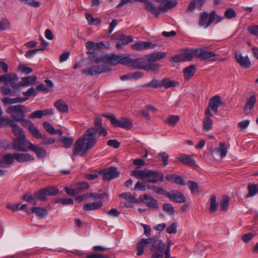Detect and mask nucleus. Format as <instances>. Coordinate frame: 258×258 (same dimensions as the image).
Listing matches in <instances>:
<instances>
[{"mask_svg": "<svg viewBox=\"0 0 258 258\" xmlns=\"http://www.w3.org/2000/svg\"><path fill=\"white\" fill-rule=\"evenodd\" d=\"M222 104L221 98L218 96H214L209 101L208 107L205 111V114L207 116H213L211 112L212 111L214 113L217 114L218 112V108Z\"/></svg>", "mask_w": 258, "mask_h": 258, "instance_id": "6", "label": "nucleus"}, {"mask_svg": "<svg viewBox=\"0 0 258 258\" xmlns=\"http://www.w3.org/2000/svg\"><path fill=\"white\" fill-rule=\"evenodd\" d=\"M47 196H55L58 193L57 188L54 187H48L44 188Z\"/></svg>", "mask_w": 258, "mask_h": 258, "instance_id": "60", "label": "nucleus"}, {"mask_svg": "<svg viewBox=\"0 0 258 258\" xmlns=\"http://www.w3.org/2000/svg\"><path fill=\"white\" fill-rule=\"evenodd\" d=\"M224 15L225 17L227 19H231L236 17V14L234 10L232 9H227L224 13Z\"/></svg>", "mask_w": 258, "mask_h": 258, "instance_id": "64", "label": "nucleus"}, {"mask_svg": "<svg viewBox=\"0 0 258 258\" xmlns=\"http://www.w3.org/2000/svg\"><path fill=\"white\" fill-rule=\"evenodd\" d=\"M133 41V39L131 36H125L121 35L119 37L117 43L116 47L118 49L121 48L122 45H124Z\"/></svg>", "mask_w": 258, "mask_h": 258, "instance_id": "27", "label": "nucleus"}, {"mask_svg": "<svg viewBox=\"0 0 258 258\" xmlns=\"http://www.w3.org/2000/svg\"><path fill=\"white\" fill-rule=\"evenodd\" d=\"M3 158L4 159V162H6L8 165L13 164L14 162V160L15 159L14 153L13 154H6L4 155Z\"/></svg>", "mask_w": 258, "mask_h": 258, "instance_id": "52", "label": "nucleus"}, {"mask_svg": "<svg viewBox=\"0 0 258 258\" xmlns=\"http://www.w3.org/2000/svg\"><path fill=\"white\" fill-rule=\"evenodd\" d=\"M131 175L137 179L145 180L148 183H155L163 181L164 175L161 172L148 169L135 170L132 171Z\"/></svg>", "mask_w": 258, "mask_h": 258, "instance_id": "3", "label": "nucleus"}, {"mask_svg": "<svg viewBox=\"0 0 258 258\" xmlns=\"http://www.w3.org/2000/svg\"><path fill=\"white\" fill-rule=\"evenodd\" d=\"M19 70L21 72V73L25 75H28L31 73L33 71V70L31 68L27 67L25 64H19Z\"/></svg>", "mask_w": 258, "mask_h": 258, "instance_id": "58", "label": "nucleus"}, {"mask_svg": "<svg viewBox=\"0 0 258 258\" xmlns=\"http://www.w3.org/2000/svg\"><path fill=\"white\" fill-rule=\"evenodd\" d=\"M18 77L15 74H7L0 76V82H11L12 81H18Z\"/></svg>", "mask_w": 258, "mask_h": 258, "instance_id": "36", "label": "nucleus"}, {"mask_svg": "<svg viewBox=\"0 0 258 258\" xmlns=\"http://www.w3.org/2000/svg\"><path fill=\"white\" fill-rule=\"evenodd\" d=\"M44 49V48H37V49H30L27 50L25 54V56L26 57L29 58L33 56H34L37 52L39 51H43Z\"/></svg>", "mask_w": 258, "mask_h": 258, "instance_id": "53", "label": "nucleus"}, {"mask_svg": "<svg viewBox=\"0 0 258 258\" xmlns=\"http://www.w3.org/2000/svg\"><path fill=\"white\" fill-rule=\"evenodd\" d=\"M36 80L37 77L35 76L23 77L22 78V81L19 82V84L21 86H28L34 84Z\"/></svg>", "mask_w": 258, "mask_h": 258, "instance_id": "30", "label": "nucleus"}, {"mask_svg": "<svg viewBox=\"0 0 258 258\" xmlns=\"http://www.w3.org/2000/svg\"><path fill=\"white\" fill-rule=\"evenodd\" d=\"M1 92L5 95H12V90L8 84H5L0 88Z\"/></svg>", "mask_w": 258, "mask_h": 258, "instance_id": "61", "label": "nucleus"}, {"mask_svg": "<svg viewBox=\"0 0 258 258\" xmlns=\"http://www.w3.org/2000/svg\"><path fill=\"white\" fill-rule=\"evenodd\" d=\"M166 54V53L165 52H158L153 53L147 55V60L149 62V63H153L152 62L160 60L165 57Z\"/></svg>", "mask_w": 258, "mask_h": 258, "instance_id": "25", "label": "nucleus"}, {"mask_svg": "<svg viewBox=\"0 0 258 258\" xmlns=\"http://www.w3.org/2000/svg\"><path fill=\"white\" fill-rule=\"evenodd\" d=\"M106 214L112 217H118L119 216L120 213L117 209H111L106 211Z\"/></svg>", "mask_w": 258, "mask_h": 258, "instance_id": "62", "label": "nucleus"}, {"mask_svg": "<svg viewBox=\"0 0 258 258\" xmlns=\"http://www.w3.org/2000/svg\"><path fill=\"white\" fill-rule=\"evenodd\" d=\"M26 212L29 214L34 213L40 218H44L48 215L46 209L39 207H33L30 210H26Z\"/></svg>", "mask_w": 258, "mask_h": 258, "instance_id": "20", "label": "nucleus"}, {"mask_svg": "<svg viewBox=\"0 0 258 258\" xmlns=\"http://www.w3.org/2000/svg\"><path fill=\"white\" fill-rule=\"evenodd\" d=\"M198 53V49H187L183 51L182 55L184 61H189L194 57V56H197Z\"/></svg>", "mask_w": 258, "mask_h": 258, "instance_id": "34", "label": "nucleus"}, {"mask_svg": "<svg viewBox=\"0 0 258 258\" xmlns=\"http://www.w3.org/2000/svg\"><path fill=\"white\" fill-rule=\"evenodd\" d=\"M7 124L10 125L12 128L13 133L17 137H22L25 136L24 132L13 120L11 118L7 119V121L6 122V125Z\"/></svg>", "mask_w": 258, "mask_h": 258, "instance_id": "16", "label": "nucleus"}, {"mask_svg": "<svg viewBox=\"0 0 258 258\" xmlns=\"http://www.w3.org/2000/svg\"><path fill=\"white\" fill-rule=\"evenodd\" d=\"M176 82L171 81L169 79L164 78L161 81V87H164L165 88H169L174 87Z\"/></svg>", "mask_w": 258, "mask_h": 258, "instance_id": "44", "label": "nucleus"}, {"mask_svg": "<svg viewBox=\"0 0 258 258\" xmlns=\"http://www.w3.org/2000/svg\"><path fill=\"white\" fill-rule=\"evenodd\" d=\"M145 9L147 11L154 15L158 17L162 12L161 6L159 7H156L151 2L147 0L145 2Z\"/></svg>", "mask_w": 258, "mask_h": 258, "instance_id": "18", "label": "nucleus"}, {"mask_svg": "<svg viewBox=\"0 0 258 258\" xmlns=\"http://www.w3.org/2000/svg\"><path fill=\"white\" fill-rule=\"evenodd\" d=\"M210 116H207L203 119V129L205 131H210L213 126V122L211 119L209 118Z\"/></svg>", "mask_w": 258, "mask_h": 258, "instance_id": "43", "label": "nucleus"}, {"mask_svg": "<svg viewBox=\"0 0 258 258\" xmlns=\"http://www.w3.org/2000/svg\"><path fill=\"white\" fill-rule=\"evenodd\" d=\"M43 125L44 128L46 130L47 132L51 135L55 134V128L50 123L47 122H44L43 123Z\"/></svg>", "mask_w": 258, "mask_h": 258, "instance_id": "55", "label": "nucleus"}, {"mask_svg": "<svg viewBox=\"0 0 258 258\" xmlns=\"http://www.w3.org/2000/svg\"><path fill=\"white\" fill-rule=\"evenodd\" d=\"M31 144L32 143L28 141L25 136L17 137L13 140L12 147L17 152H27L30 148Z\"/></svg>", "mask_w": 258, "mask_h": 258, "instance_id": "5", "label": "nucleus"}, {"mask_svg": "<svg viewBox=\"0 0 258 258\" xmlns=\"http://www.w3.org/2000/svg\"><path fill=\"white\" fill-rule=\"evenodd\" d=\"M38 134L36 135H33L31 134L32 136L36 139H41L42 140V141L40 143V144L42 145H46L49 144H52L55 142V139L54 138H49L47 137V136L45 134H41L39 131L38 130Z\"/></svg>", "mask_w": 258, "mask_h": 258, "instance_id": "22", "label": "nucleus"}, {"mask_svg": "<svg viewBox=\"0 0 258 258\" xmlns=\"http://www.w3.org/2000/svg\"><path fill=\"white\" fill-rule=\"evenodd\" d=\"M15 160L20 163L30 162L34 160V158L28 153H14Z\"/></svg>", "mask_w": 258, "mask_h": 258, "instance_id": "21", "label": "nucleus"}, {"mask_svg": "<svg viewBox=\"0 0 258 258\" xmlns=\"http://www.w3.org/2000/svg\"><path fill=\"white\" fill-rule=\"evenodd\" d=\"M179 120V117L176 115H170L166 119L165 123L169 126H174Z\"/></svg>", "mask_w": 258, "mask_h": 258, "instance_id": "40", "label": "nucleus"}, {"mask_svg": "<svg viewBox=\"0 0 258 258\" xmlns=\"http://www.w3.org/2000/svg\"><path fill=\"white\" fill-rule=\"evenodd\" d=\"M130 67L137 70L154 71L159 68L160 65L158 63L146 64V60L143 58L140 57L136 59L132 58Z\"/></svg>", "mask_w": 258, "mask_h": 258, "instance_id": "4", "label": "nucleus"}, {"mask_svg": "<svg viewBox=\"0 0 258 258\" xmlns=\"http://www.w3.org/2000/svg\"><path fill=\"white\" fill-rule=\"evenodd\" d=\"M142 87H151L154 88L161 87V81L153 79L151 82L146 83L142 85Z\"/></svg>", "mask_w": 258, "mask_h": 258, "instance_id": "47", "label": "nucleus"}, {"mask_svg": "<svg viewBox=\"0 0 258 258\" xmlns=\"http://www.w3.org/2000/svg\"><path fill=\"white\" fill-rule=\"evenodd\" d=\"M108 118L112 125L115 127H119L123 128H130L132 127V121L128 118L122 117L120 119H117L113 114L103 115Z\"/></svg>", "mask_w": 258, "mask_h": 258, "instance_id": "7", "label": "nucleus"}, {"mask_svg": "<svg viewBox=\"0 0 258 258\" xmlns=\"http://www.w3.org/2000/svg\"><path fill=\"white\" fill-rule=\"evenodd\" d=\"M21 199L28 203H32L34 205L36 204V203L34 202V200L36 199L35 195L34 196L29 193L26 194L22 197Z\"/></svg>", "mask_w": 258, "mask_h": 258, "instance_id": "54", "label": "nucleus"}, {"mask_svg": "<svg viewBox=\"0 0 258 258\" xmlns=\"http://www.w3.org/2000/svg\"><path fill=\"white\" fill-rule=\"evenodd\" d=\"M36 199L40 201H45L46 200L47 194L44 189L40 190L39 191L35 193Z\"/></svg>", "mask_w": 258, "mask_h": 258, "instance_id": "50", "label": "nucleus"}, {"mask_svg": "<svg viewBox=\"0 0 258 258\" xmlns=\"http://www.w3.org/2000/svg\"><path fill=\"white\" fill-rule=\"evenodd\" d=\"M209 17V15L207 13H201L200 15L199 25L206 28Z\"/></svg>", "mask_w": 258, "mask_h": 258, "instance_id": "48", "label": "nucleus"}, {"mask_svg": "<svg viewBox=\"0 0 258 258\" xmlns=\"http://www.w3.org/2000/svg\"><path fill=\"white\" fill-rule=\"evenodd\" d=\"M90 68L91 69V71L93 73V75L100 74L103 72H105L108 71V69L104 65L93 66Z\"/></svg>", "mask_w": 258, "mask_h": 258, "instance_id": "37", "label": "nucleus"}, {"mask_svg": "<svg viewBox=\"0 0 258 258\" xmlns=\"http://www.w3.org/2000/svg\"><path fill=\"white\" fill-rule=\"evenodd\" d=\"M102 206L103 203L102 202L89 203L84 205L83 210L85 211H94L101 208Z\"/></svg>", "mask_w": 258, "mask_h": 258, "instance_id": "26", "label": "nucleus"}, {"mask_svg": "<svg viewBox=\"0 0 258 258\" xmlns=\"http://www.w3.org/2000/svg\"><path fill=\"white\" fill-rule=\"evenodd\" d=\"M170 201L177 203H184L186 201L185 197L183 194L176 190L168 192L167 196Z\"/></svg>", "mask_w": 258, "mask_h": 258, "instance_id": "13", "label": "nucleus"}, {"mask_svg": "<svg viewBox=\"0 0 258 258\" xmlns=\"http://www.w3.org/2000/svg\"><path fill=\"white\" fill-rule=\"evenodd\" d=\"M119 55L115 54H106L105 58L106 59V63L110 65H116L119 63Z\"/></svg>", "mask_w": 258, "mask_h": 258, "instance_id": "32", "label": "nucleus"}, {"mask_svg": "<svg viewBox=\"0 0 258 258\" xmlns=\"http://www.w3.org/2000/svg\"><path fill=\"white\" fill-rule=\"evenodd\" d=\"M237 62L242 68L248 69L251 66L250 61L247 55L243 56L239 51H235L234 53Z\"/></svg>", "mask_w": 258, "mask_h": 258, "instance_id": "15", "label": "nucleus"}, {"mask_svg": "<svg viewBox=\"0 0 258 258\" xmlns=\"http://www.w3.org/2000/svg\"><path fill=\"white\" fill-rule=\"evenodd\" d=\"M197 57L201 59L215 61L219 59V56L214 51H207L205 48L198 49Z\"/></svg>", "mask_w": 258, "mask_h": 258, "instance_id": "10", "label": "nucleus"}, {"mask_svg": "<svg viewBox=\"0 0 258 258\" xmlns=\"http://www.w3.org/2000/svg\"><path fill=\"white\" fill-rule=\"evenodd\" d=\"M229 198L227 196L223 197L220 201V208L221 211H224L227 210L229 205Z\"/></svg>", "mask_w": 258, "mask_h": 258, "instance_id": "49", "label": "nucleus"}, {"mask_svg": "<svg viewBox=\"0 0 258 258\" xmlns=\"http://www.w3.org/2000/svg\"><path fill=\"white\" fill-rule=\"evenodd\" d=\"M227 153V148L226 143L222 142L220 143L219 148L215 149L213 151V154H220V157L223 158L225 157Z\"/></svg>", "mask_w": 258, "mask_h": 258, "instance_id": "29", "label": "nucleus"}, {"mask_svg": "<svg viewBox=\"0 0 258 258\" xmlns=\"http://www.w3.org/2000/svg\"><path fill=\"white\" fill-rule=\"evenodd\" d=\"M29 150L34 152L39 158H43L46 156V151L45 149L41 148L38 145L32 144H30Z\"/></svg>", "mask_w": 258, "mask_h": 258, "instance_id": "23", "label": "nucleus"}, {"mask_svg": "<svg viewBox=\"0 0 258 258\" xmlns=\"http://www.w3.org/2000/svg\"><path fill=\"white\" fill-rule=\"evenodd\" d=\"M177 3L175 0L167 1L164 5H161L162 12L166 11L176 6Z\"/></svg>", "mask_w": 258, "mask_h": 258, "instance_id": "41", "label": "nucleus"}, {"mask_svg": "<svg viewBox=\"0 0 258 258\" xmlns=\"http://www.w3.org/2000/svg\"><path fill=\"white\" fill-rule=\"evenodd\" d=\"M119 63L124 66H127L130 67L132 58L129 54L126 55H119Z\"/></svg>", "mask_w": 258, "mask_h": 258, "instance_id": "46", "label": "nucleus"}, {"mask_svg": "<svg viewBox=\"0 0 258 258\" xmlns=\"http://www.w3.org/2000/svg\"><path fill=\"white\" fill-rule=\"evenodd\" d=\"M103 45L102 42L94 43L92 41H88L86 43V47L89 50H99Z\"/></svg>", "mask_w": 258, "mask_h": 258, "instance_id": "38", "label": "nucleus"}, {"mask_svg": "<svg viewBox=\"0 0 258 258\" xmlns=\"http://www.w3.org/2000/svg\"><path fill=\"white\" fill-rule=\"evenodd\" d=\"M158 155L161 158L163 162V166H166L168 164V160L169 158L168 154L165 152H161L160 153H159L158 154Z\"/></svg>", "mask_w": 258, "mask_h": 258, "instance_id": "59", "label": "nucleus"}, {"mask_svg": "<svg viewBox=\"0 0 258 258\" xmlns=\"http://www.w3.org/2000/svg\"><path fill=\"white\" fill-rule=\"evenodd\" d=\"M86 18L89 25H97L101 22V20L100 18H94L90 14H86Z\"/></svg>", "mask_w": 258, "mask_h": 258, "instance_id": "45", "label": "nucleus"}, {"mask_svg": "<svg viewBox=\"0 0 258 258\" xmlns=\"http://www.w3.org/2000/svg\"><path fill=\"white\" fill-rule=\"evenodd\" d=\"M183 72L185 80H189L195 74L196 67L194 64L187 67L183 69Z\"/></svg>", "mask_w": 258, "mask_h": 258, "instance_id": "28", "label": "nucleus"}, {"mask_svg": "<svg viewBox=\"0 0 258 258\" xmlns=\"http://www.w3.org/2000/svg\"><path fill=\"white\" fill-rule=\"evenodd\" d=\"M25 106L22 105H16L8 107L6 112L11 114L12 118L17 122H19L24 127L27 128L31 134L34 136L38 134V129L30 120L25 118Z\"/></svg>", "mask_w": 258, "mask_h": 258, "instance_id": "2", "label": "nucleus"}, {"mask_svg": "<svg viewBox=\"0 0 258 258\" xmlns=\"http://www.w3.org/2000/svg\"><path fill=\"white\" fill-rule=\"evenodd\" d=\"M99 173L102 175L104 181H110L119 176L120 172L117 168L115 166H111L109 168L102 170Z\"/></svg>", "mask_w": 258, "mask_h": 258, "instance_id": "8", "label": "nucleus"}, {"mask_svg": "<svg viewBox=\"0 0 258 258\" xmlns=\"http://www.w3.org/2000/svg\"><path fill=\"white\" fill-rule=\"evenodd\" d=\"M163 210L171 215H173L175 212L173 207L169 204H164L163 206Z\"/></svg>", "mask_w": 258, "mask_h": 258, "instance_id": "57", "label": "nucleus"}, {"mask_svg": "<svg viewBox=\"0 0 258 258\" xmlns=\"http://www.w3.org/2000/svg\"><path fill=\"white\" fill-rule=\"evenodd\" d=\"M139 199L141 201L146 204L149 208L152 209H159L157 201L152 197L145 195L143 196H140Z\"/></svg>", "mask_w": 258, "mask_h": 258, "instance_id": "17", "label": "nucleus"}, {"mask_svg": "<svg viewBox=\"0 0 258 258\" xmlns=\"http://www.w3.org/2000/svg\"><path fill=\"white\" fill-rule=\"evenodd\" d=\"M219 206L218 203L216 202V197L215 195L212 196L210 200L209 211L210 213L215 212Z\"/></svg>", "mask_w": 258, "mask_h": 258, "instance_id": "39", "label": "nucleus"}, {"mask_svg": "<svg viewBox=\"0 0 258 258\" xmlns=\"http://www.w3.org/2000/svg\"><path fill=\"white\" fill-rule=\"evenodd\" d=\"M256 102V98L255 97L254 95H252L250 97V98L247 100L245 105V106H244V110L245 111H246L247 110H251L255 103Z\"/></svg>", "mask_w": 258, "mask_h": 258, "instance_id": "42", "label": "nucleus"}, {"mask_svg": "<svg viewBox=\"0 0 258 258\" xmlns=\"http://www.w3.org/2000/svg\"><path fill=\"white\" fill-rule=\"evenodd\" d=\"M54 107L61 113H67L69 111L68 105L61 100H58L54 104Z\"/></svg>", "mask_w": 258, "mask_h": 258, "instance_id": "33", "label": "nucleus"}, {"mask_svg": "<svg viewBox=\"0 0 258 258\" xmlns=\"http://www.w3.org/2000/svg\"><path fill=\"white\" fill-rule=\"evenodd\" d=\"M247 30L251 35L258 37V25L249 26L247 27Z\"/></svg>", "mask_w": 258, "mask_h": 258, "instance_id": "56", "label": "nucleus"}, {"mask_svg": "<svg viewBox=\"0 0 258 258\" xmlns=\"http://www.w3.org/2000/svg\"><path fill=\"white\" fill-rule=\"evenodd\" d=\"M177 159L178 161L185 165L191 166H198L196 164V161L194 159L191 158L189 155H184L182 156L177 157Z\"/></svg>", "mask_w": 258, "mask_h": 258, "instance_id": "24", "label": "nucleus"}, {"mask_svg": "<svg viewBox=\"0 0 258 258\" xmlns=\"http://www.w3.org/2000/svg\"><path fill=\"white\" fill-rule=\"evenodd\" d=\"M157 46V44L153 43L151 42L139 41L132 45L133 50L140 51L143 49L154 48Z\"/></svg>", "mask_w": 258, "mask_h": 258, "instance_id": "14", "label": "nucleus"}, {"mask_svg": "<svg viewBox=\"0 0 258 258\" xmlns=\"http://www.w3.org/2000/svg\"><path fill=\"white\" fill-rule=\"evenodd\" d=\"M177 227L176 223H173L167 227L166 231L169 234H175L177 232Z\"/></svg>", "mask_w": 258, "mask_h": 258, "instance_id": "63", "label": "nucleus"}, {"mask_svg": "<svg viewBox=\"0 0 258 258\" xmlns=\"http://www.w3.org/2000/svg\"><path fill=\"white\" fill-rule=\"evenodd\" d=\"M119 197L124 198L127 201L124 205V206L126 208L132 207V203H136L138 202V200L130 192L122 193L120 195Z\"/></svg>", "mask_w": 258, "mask_h": 258, "instance_id": "19", "label": "nucleus"}, {"mask_svg": "<svg viewBox=\"0 0 258 258\" xmlns=\"http://www.w3.org/2000/svg\"><path fill=\"white\" fill-rule=\"evenodd\" d=\"M60 141L64 144V147L66 149H69L71 147L74 142V139L73 137H62L61 138Z\"/></svg>", "mask_w": 258, "mask_h": 258, "instance_id": "51", "label": "nucleus"}, {"mask_svg": "<svg viewBox=\"0 0 258 258\" xmlns=\"http://www.w3.org/2000/svg\"><path fill=\"white\" fill-rule=\"evenodd\" d=\"M92 128L87 129L84 133L83 137L80 139L90 149H91L96 143L97 140L95 138L94 133Z\"/></svg>", "mask_w": 258, "mask_h": 258, "instance_id": "9", "label": "nucleus"}, {"mask_svg": "<svg viewBox=\"0 0 258 258\" xmlns=\"http://www.w3.org/2000/svg\"><path fill=\"white\" fill-rule=\"evenodd\" d=\"M248 194L246 195V198L252 197L258 194V183L256 184H248L247 186Z\"/></svg>", "mask_w": 258, "mask_h": 258, "instance_id": "35", "label": "nucleus"}, {"mask_svg": "<svg viewBox=\"0 0 258 258\" xmlns=\"http://www.w3.org/2000/svg\"><path fill=\"white\" fill-rule=\"evenodd\" d=\"M92 128L95 136L97 134L99 136L106 137L107 135V132L102 126V119L100 117L96 118L94 120V127Z\"/></svg>", "mask_w": 258, "mask_h": 258, "instance_id": "12", "label": "nucleus"}, {"mask_svg": "<svg viewBox=\"0 0 258 258\" xmlns=\"http://www.w3.org/2000/svg\"><path fill=\"white\" fill-rule=\"evenodd\" d=\"M160 233L156 237L142 238L137 245V255L140 256L143 254L146 245H150V250L154 251L151 258H163L165 244L162 240L159 239Z\"/></svg>", "mask_w": 258, "mask_h": 258, "instance_id": "1", "label": "nucleus"}, {"mask_svg": "<svg viewBox=\"0 0 258 258\" xmlns=\"http://www.w3.org/2000/svg\"><path fill=\"white\" fill-rule=\"evenodd\" d=\"M90 149L85 145L83 140L79 138L75 142L73 154L74 156H84Z\"/></svg>", "mask_w": 258, "mask_h": 258, "instance_id": "11", "label": "nucleus"}, {"mask_svg": "<svg viewBox=\"0 0 258 258\" xmlns=\"http://www.w3.org/2000/svg\"><path fill=\"white\" fill-rule=\"evenodd\" d=\"M224 17L220 16H216V13L215 11L211 12L209 14V17L207 22V24L206 26V28L209 26L214 20H215V23H218L220 22Z\"/></svg>", "mask_w": 258, "mask_h": 258, "instance_id": "31", "label": "nucleus"}]
</instances>
